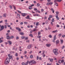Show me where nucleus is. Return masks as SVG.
<instances>
[{
  "mask_svg": "<svg viewBox=\"0 0 65 65\" xmlns=\"http://www.w3.org/2000/svg\"><path fill=\"white\" fill-rule=\"evenodd\" d=\"M18 31H20V32H21V29H20V28H19V29H18Z\"/></svg>",
  "mask_w": 65,
  "mask_h": 65,
  "instance_id": "052dcab7",
  "label": "nucleus"
},
{
  "mask_svg": "<svg viewBox=\"0 0 65 65\" xmlns=\"http://www.w3.org/2000/svg\"><path fill=\"white\" fill-rule=\"evenodd\" d=\"M62 35V34H59L58 35V36H59V37H61V36Z\"/></svg>",
  "mask_w": 65,
  "mask_h": 65,
  "instance_id": "a18cd8bd",
  "label": "nucleus"
},
{
  "mask_svg": "<svg viewBox=\"0 0 65 65\" xmlns=\"http://www.w3.org/2000/svg\"><path fill=\"white\" fill-rule=\"evenodd\" d=\"M46 46L47 47H50L51 46V45L50 44H46Z\"/></svg>",
  "mask_w": 65,
  "mask_h": 65,
  "instance_id": "1a4fd4ad",
  "label": "nucleus"
},
{
  "mask_svg": "<svg viewBox=\"0 0 65 65\" xmlns=\"http://www.w3.org/2000/svg\"><path fill=\"white\" fill-rule=\"evenodd\" d=\"M9 62H10V59L9 58L7 57L5 60L4 64L5 65H7L9 64Z\"/></svg>",
  "mask_w": 65,
  "mask_h": 65,
  "instance_id": "f257e3e1",
  "label": "nucleus"
},
{
  "mask_svg": "<svg viewBox=\"0 0 65 65\" xmlns=\"http://www.w3.org/2000/svg\"><path fill=\"white\" fill-rule=\"evenodd\" d=\"M34 17H37V13L33 15Z\"/></svg>",
  "mask_w": 65,
  "mask_h": 65,
  "instance_id": "2f4dec72",
  "label": "nucleus"
},
{
  "mask_svg": "<svg viewBox=\"0 0 65 65\" xmlns=\"http://www.w3.org/2000/svg\"><path fill=\"white\" fill-rule=\"evenodd\" d=\"M45 23L46 24H47L48 23V20H46L45 22Z\"/></svg>",
  "mask_w": 65,
  "mask_h": 65,
  "instance_id": "cd10ccee",
  "label": "nucleus"
},
{
  "mask_svg": "<svg viewBox=\"0 0 65 65\" xmlns=\"http://www.w3.org/2000/svg\"><path fill=\"white\" fill-rule=\"evenodd\" d=\"M3 17L4 18H6V14H4L3 15Z\"/></svg>",
  "mask_w": 65,
  "mask_h": 65,
  "instance_id": "2eb2a0df",
  "label": "nucleus"
},
{
  "mask_svg": "<svg viewBox=\"0 0 65 65\" xmlns=\"http://www.w3.org/2000/svg\"><path fill=\"white\" fill-rule=\"evenodd\" d=\"M58 32V30H54L52 32V33H56Z\"/></svg>",
  "mask_w": 65,
  "mask_h": 65,
  "instance_id": "9b49d317",
  "label": "nucleus"
},
{
  "mask_svg": "<svg viewBox=\"0 0 65 65\" xmlns=\"http://www.w3.org/2000/svg\"><path fill=\"white\" fill-rule=\"evenodd\" d=\"M29 15H28L27 17H25V18L27 19H29V20H31V18L29 17Z\"/></svg>",
  "mask_w": 65,
  "mask_h": 65,
  "instance_id": "0eeeda50",
  "label": "nucleus"
},
{
  "mask_svg": "<svg viewBox=\"0 0 65 65\" xmlns=\"http://www.w3.org/2000/svg\"><path fill=\"white\" fill-rule=\"evenodd\" d=\"M18 11L19 12V13H21V12L19 10H18Z\"/></svg>",
  "mask_w": 65,
  "mask_h": 65,
  "instance_id": "0e129e2a",
  "label": "nucleus"
},
{
  "mask_svg": "<svg viewBox=\"0 0 65 65\" xmlns=\"http://www.w3.org/2000/svg\"><path fill=\"white\" fill-rule=\"evenodd\" d=\"M56 13L57 15H58V14H59V12H58V11H56Z\"/></svg>",
  "mask_w": 65,
  "mask_h": 65,
  "instance_id": "603ef678",
  "label": "nucleus"
},
{
  "mask_svg": "<svg viewBox=\"0 0 65 65\" xmlns=\"http://www.w3.org/2000/svg\"><path fill=\"white\" fill-rule=\"evenodd\" d=\"M3 17V16L2 15H0V18L1 19L2 18V17Z\"/></svg>",
  "mask_w": 65,
  "mask_h": 65,
  "instance_id": "bf43d9fd",
  "label": "nucleus"
},
{
  "mask_svg": "<svg viewBox=\"0 0 65 65\" xmlns=\"http://www.w3.org/2000/svg\"><path fill=\"white\" fill-rule=\"evenodd\" d=\"M62 37H63L64 38V37H65V35H62Z\"/></svg>",
  "mask_w": 65,
  "mask_h": 65,
  "instance_id": "09e8293b",
  "label": "nucleus"
},
{
  "mask_svg": "<svg viewBox=\"0 0 65 65\" xmlns=\"http://www.w3.org/2000/svg\"><path fill=\"white\" fill-rule=\"evenodd\" d=\"M15 56L16 57H18V53H16V54L15 55Z\"/></svg>",
  "mask_w": 65,
  "mask_h": 65,
  "instance_id": "72a5a7b5",
  "label": "nucleus"
},
{
  "mask_svg": "<svg viewBox=\"0 0 65 65\" xmlns=\"http://www.w3.org/2000/svg\"><path fill=\"white\" fill-rule=\"evenodd\" d=\"M58 63H59V64H61V63H62L61 62V60H59L58 61Z\"/></svg>",
  "mask_w": 65,
  "mask_h": 65,
  "instance_id": "bb28decb",
  "label": "nucleus"
},
{
  "mask_svg": "<svg viewBox=\"0 0 65 65\" xmlns=\"http://www.w3.org/2000/svg\"><path fill=\"white\" fill-rule=\"evenodd\" d=\"M21 14L22 16H23V17H25V16L26 15V14H27V13H21Z\"/></svg>",
  "mask_w": 65,
  "mask_h": 65,
  "instance_id": "7ed1b4c3",
  "label": "nucleus"
},
{
  "mask_svg": "<svg viewBox=\"0 0 65 65\" xmlns=\"http://www.w3.org/2000/svg\"><path fill=\"white\" fill-rule=\"evenodd\" d=\"M9 7L10 9H12V7L11 6H10Z\"/></svg>",
  "mask_w": 65,
  "mask_h": 65,
  "instance_id": "79ce46f5",
  "label": "nucleus"
},
{
  "mask_svg": "<svg viewBox=\"0 0 65 65\" xmlns=\"http://www.w3.org/2000/svg\"><path fill=\"white\" fill-rule=\"evenodd\" d=\"M33 57V55H31L30 56V58H32Z\"/></svg>",
  "mask_w": 65,
  "mask_h": 65,
  "instance_id": "c756f323",
  "label": "nucleus"
},
{
  "mask_svg": "<svg viewBox=\"0 0 65 65\" xmlns=\"http://www.w3.org/2000/svg\"><path fill=\"white\" fill-rule=\"evenodd\" d=\"M56 19L58 20H59V18L58 17V15H57L56 16Z\"/></svg>",
  "mask_w": 65,
  "mask_h": 65,
  "instance_id": "4468645a",
  "label": "nucleus"
},
{
  "mask_svg": "<svg viewBox=\"0 0 65 65\" xmlns=\"http://www.w3.org/2000/svg\"><path fill=\"white\" fill-rule=\"evenodd\" d=\"M54 21H55V20H54V18L52 19V22H54Z\"/></svg>",
  "mask_w": 65,
  "mask_h": 65,
  "instance_id": "c85d7f7f",
  "label": "nucleus"
},
{
  "mask_svg": "<svg viewBox=\"0 0 65 65\" xmlns=\"http://www.w3.org/2000/svg\"><path fill=\"white\" fill-rule=\"evenodd\" d=\"M34 10H37V9L36 8H35L34 9Z\"/></svg>",
  "mask_w": 65,
  "mask_h": 65,
  "instance_id": "e433bc0d",
  "label": "nucleus"
},
{
  "mask_svg": "<svg viewBox=\"0 0 65 65\" xmlns=\"http://www.w3.org/2000/svg\"><path fill=\"white\" fill-rule=\"evenodd\" d=\"M36 29H33L32 31H36Z\"/></svg>",
  "mask_w": 65,
  "mask_h": 65,
  "instance_id": "8fccbe9b",
  "label": "nucleus"
},
{
  "mask_svg": "<svg viewBox=\"0 0 65 65\" xmlns=\"http://www.w3.org/2000/svg\"><path fill=\"white\" fill-rule=\"evenodd\" d=\"M59 42V41L58 40H57L56 41V44H58Z\"/></svg>",
  "mask_w": 65,
  "mask_h": 65,
  "instance_id": "ddd939ff",
  "label": "nucleus"
},
{
  "mask_svg": "<svg viewBox=\"0 0 65 65\" xmlns=\"http://www.w3.org/2000/svg\"><path fill=\"white\" fill-rule=\"evenodd\" d=\"M8 57H9V59H11L12 58V56L11 55V56H10V54H9L8 55Z\"/></svg>",
  "mask_w": 65,
  "mask_h": 65,
  "instance_id": "6e6552de",
  "label": "nucleus"
},
{
  "mask_svg": "<svg viewBox=\"0 0 65 65\" xmlns=\"http://www.w3.org/2000/svg\"><path fill=\"white\" fill-rule=\"evenodd\" d=\"M31 46H32V45H29L27 46V48L28 49H30V48H31Z\"/></svg>",
  "mask_w": 65,
  "mask_h": 65,
  "instance_id": "423d86ee",
  "label": "nucleus"
},
{
  "mask_svg": "<svg viewBox=\"0 0 65 65\" xmlns=\"http://www.w3.org/2000/svg\"><path fill=\"white\" fill-rule=\"evenodd\" d=\"M19 34H20V35H24L25 34L24 33L21 32H20L19 33Z\"/></svg>",
  "mask_w": 65,
  "mask_h": 65,
  "instance_id": "9d476101",
  "label": "nucleus"
},
{
  "mask_svg": "<svg viewBox=\"0 0 65 65\" xmlns=\"http://www.w3.org/2000/svg\"><path fill=\"white\" fill-rule=\"evenodd\" d=\"M56 27H57V28H58V27H60V26L58 25H56Z\"/></svg>",
  "mask_w": 65,
  "mask_h": 65,
  "instance_id": "864d4df0",
  "label": "nucleus"
},
{
  "mask_svg": "<svg viewBox=\"0 0 65 65\" xmlns=\"http://www.w3.org/2000/svg\"><path fill=\"white\" fill-rule=\"evenodd\" d=\"M32 31H33V30H31L30 31V34H31L32 33Z\"/></svg>",
  "mask_w": 65,
  "mask_h": 65,
  "instance_id": "680f3d73",
  "label": "nucleus"
},
{
  "mask_svg": "<svg viewBox=\"0 0 65 65\" xmlns=\"http://www.w3.org/2000/svg\"><path fill=\"white\" fill-rule=\"evenodd\" d=\"M60 41H61V42H60L61 44H63V40H60Z\"/></svg>",
  "mask_w": 65,
  "mask_h": 65,
  "instance_id": "f3484780",
  "label": "nucleus"
},
{
  "mask_svg": "<svg viewBox=\"0 0 65 65\" xmlns=\"http://www.w3.org/2000/svg\"><path fill=\"white\" fill-rule=\"evenodd\" d=\"M28 62H29V61H28L27 62H26L25 64V65H27L28 64Z\"/></svg>",
  "mask_w": 65,
  "mask_h": 65,
  "instance_id": "a878e982",
  "label": "nucleus"
},
{
  "mask_svg": "<svg viewBox=\"0 0 65 65\" xmlns=\"http://www.w3.org/2000/svg\"><path fill=\"white\" fill-rule=\"evenodd\" d=\"M51 24L52 26H53V25H54V24H53V22H51Z\"/></svg>",
  "mask_w": 65,
  "mask_h": 65,
  "instance_id": "6e6d98bb",
  "label": "nucleus"
},
{
  "mask_svg": "<svg viewBox=\"0 0 65 65\" xmlns=\"http://www.w3.org/2000/svg\"><path fill=\"white\" fill-rule=\"evenodd\" d=\"M53 17V16H52V15H50L49 16V18H52Z\"/></svg>",
  "mask_w": 65,
  "mask_h": 65,
  "instance_id": "c03bdc74",
  "label": "nucleus"
},
{
  "mask_svg": "<svg viewBox=\"0 0 65 65\" xmlns=\"http://www.w3.org/2000/svg\"><path fill=\"white\" fill-rule=\"evenodd\" d=\"M32 63L33 64H35L36 62L34 60H32Z\"/></svg>",
  "mask_w": 65,
  "mask_h": 65,
  "instance_id": "6ab92c4d",
  "label": "nucleus"
},
{
  "mask_svg": "<svg viewBox=\"0 0 65 65\" xmlns=\"http://www.w3.org/2000/svg\"><path fill=\"white\" fill-rule=\"evenodd\" d=\"M41 36H37V38H39V39H40V38H41Z\"/></svg>",
  "mask_w": 65,
  "mask_h": 65,
  "instance_id": "aec40b11",
  "label": "nucleus"
},
{
  "mask_svg": "<svg viewBox=\"0 0 65 65\" xmlns=\"http://www.w3.org/2000/svg\"><path fill=\"white\" fill-rule=\"evenodd\" d=\"M48 59L50 60V62H53V59L51 58H48Z\"/></svg>",
  "mask_w": 65,
  "mask_h": 65,
  "instance_id": "f8f14e48",
  "label": "nucleus"
},
{
  "mask_svg": "<svg viewBox=\"0 0 65 65\" xmlns=\"http://www.w3.org/2000/svg\"><path fill=\"white\" fill-rule=\"evenodd\" d=\"M55 5H56V6H58V4L57 3H55Z\"/></svg>",
  "mask_w": 65,
  "mask_h": 65,
  "instance_id": "5fc2aeb1",
  "label": "nucleus"
},
{
  "mask_svg": "<svg viewBox=\"0 0 65 65\" xmlns=\"http://www.w3.org/2000/svg\"><path fill=\"white\" fill-rule=\"evenodd\" d=\"M8 42L9 43V45H11V44L12 43H11V42L10 41H9Z\"/></svg>",
  "mask_w": 65,
  "mask_h": 65,
  "instance_id": "dca6fc26",
  "label": "nucleus"
},
{
  "mask_svg": "<svg viewBox=\"0 0 65 65\" xmlns=\"http://www.w3.org/2000/svg\"><path fill=\"white\" fill-rule=\"evenodd\" d=\"M9 38H10V37L9 36H7V39H9Z\"/></svg>",
  "mask_w": 65,
  "mask_h": 65,
  "instance_id": "5701e85b",
  "label": "nucleus"
},
{
  "mask_svg": "<svg viewBox=\"0 0 65 65\" xmlns=\"http://www.w3.org/2000/svg\"><path fill=\"white\" fill-rule=\"evenodd\" d=\"M25 37H24V36H22V37H21V38L22 39H24V38H25Z\"/></svg>",
  "mask_w": 65,
  "mask_h": 65,
  "instance_id": "de8ad7c7",
  "label": "nucleus"
},
{
  "mask_svg": "<svg viewBox=\"0 0 65 65\" xmlns=\"http://www.w3.org/2000/svg\"><path fill=\"white\" fill-rule=\"evenodd\" d=\"M37 11H36V12H38L39 13H40V11H39V10H37Z\"/></svg>",
  "mask_w": 65,
  "mask_h": 65,
  "instance_id": "7c9ffc66",
  "label": "nucleus"
},
{
  "mask_svg": "<svg viewBox=\"0 0 65 65\" xmlns=\"http://www.w3.org/2000/svg\"><path fill=\"white\" fill-rule=\"evenodd\" d=\"M32 60L31 61L29 62V63L30 64V63H32Z\"/></svg>",
  "mask_w": 65,
  "mask_h": 65,
  "instance_id": "338daca9",
  "label": "nucleus"
},
{
  "mask_svg": "<svg viewBox=\"0 0 65 65\" xmlns=\"http://www.w3.org/2000/svg\"><path fill=\"white\" fill-rule=\"evenodd\" d=\"M13 6V8H14V10H15V9H16V8H15V7L14 6Z\"/></svg>",
  "mask_w": 65,
  "mask_h": 65,
  "instance_id": "ea45409f",
  "label": "nucleus"
},
{
  "mask_svg": "<svg viewBox=\"0 0 65 65\" xmlns=\"http://www.w3.org/2000/svg\"><path fill=\"white\" fill-rule=\"evenodd\" d=\"M50 38H52V36H51V35H50L48 36Z\"/></svg>",
  "mask_w": 65,
  "mask_h": 65,
  "instance_id": "4c0bfd02",
  "label": "nucleus"
},
{
  "mask_svg": "<svg viewBox=\"0 0 65 65\" xmlns=\"http://www.w3.org/2000/svg\"><path fill=\"white\" fill-rule=\"evenodd\" d=\"M38 35H40V34H41L40 32L39 31L38 32Z\"/></svg>",
  "mask_w": 65,
  "mask_h": 65,
  "instance_id": "c9c22d12",
  "label": "nucleus"
},
{
  "mask_svg": "<svg viewBox=\"0 0 65 65\" xmlns=\"http://www.w3.org/2000/svg\"><path fill=\"white\" fill-rule=\"evenodd\" d=\"M65 47V46H63L62 47H61V48L62 50L63 49H64V48Z\"/></svg>",
  "mask_w": 65,
  "mask_h": 65,
  "instance_id": "f704fd0d",
  "label": "nucleus"
},
{
  "mask_svg": "<svg viewBox=\"0 0 65 65\" xmlns=\"http://www.w3.org/2000/svg\"><path fill=\"white\" fill-rule=\"evenodd\" d=\"M4 27L5 29H6L7 28V26L6 25H5Z\"/></svg>",
  "mask_w": 65,
  "mask_h": 65,
  "instance_id": "3c124183",
  "label": "nucleus"
},
{
  "mask_svg": "<svg viewBox=\"0 0 65 65\" xmlns=\"http://www.w3.org/2000/svg\"><path fill=\"white\" fill-rule=\"evenodd\" d=\"M58 1V0H54V2H56Z\"/></svg>",
  "mask_w": 65,
  "mask_h": 65,
  "instance_id": "774afa93",
  "label": "nucleus"
},
{
  "mask_svg": "<svg viewBox=\"0 0 65 65\" xmlns=\"http://www.w3.org/2000/svg\"><path fill=\"white\" fill-rule=\"evenodd\" d=\"M36 26H38V25H39V22H37L36 23Z\"/></svg>",
  "mask_w": 65,
  "mask_h": 65,
  "instance_id": "4be33fe9",
  "label": "nucleus"
},
{
  "mask_svg": "<svg viewBox=\"0 0 65 65\" xmlns=\"http://www.w3.org/2000/svg\"><path fill=\"white\" fill-rule=\"evenodd\" d=\"M51 10L53 11L52 12L53 13H54V9H53V8H52L51 9Z\"/></svg>",
  "mask_w": 65,
  "mask_h": 65,
  "instance_id": "393cba45",
  "label": "nucleus"
},
{
  "mask_svg": "<svg viewBox=\"0 0 65 65\" xmlns=\"http://www.w3.org/2000/svg\"><path fill=\"white\" fill-rule=\"evenodd\" d=\"M20 28L19 27H16V30H19V29Z\"/></svg>",
  "mask_w": 65,
  "mask_h": 65,
  "instance_id": "37998d69",
  "label": "nucleus"
},
{
  "mask_svg": "<svg viewBox=\"0 0 65 65\" xmlns=\"http://www.w3.org/2000/svg\"><path fill=\"white\" fill-rule=\"evenodd\" d=\"M1 38H0V43H2V42H3V40H1Z\"/></svg>",
  "mask_w": 65,
  "mask_h": 65,
  "instance_id": "a211bd4d",
  "label": "nucleus"
},
{
  "mask_svg": "<svg viewBox=\"0 0 65 65\" xmlns=\"http://www.w3.org/2000/svg\"><path fill=\"white\" fill-rule=\"evenodd\" d=\"M53 4V3L52 2H50V3H47V5H51Z\"/></svg>",
  "mask_w": 65,
  "mask_h": 65,
  "instance_id": "20e7f679",
  "label": "nucleus"
},
{
  "mask_svg": "<svg viewBox=\"0 0 65 65\" xmlns=\"http://www.w3.org/2000/svg\"><path fill=\"white\" fill-rule=\"evenodd\" d=\"M20 24L21 25H23V22H21L20 23Z\"/></svg>",
  "mask_w": 65,
  "mask_h": 65,
  "instance_id": "69168bd1",
  "label": "nucleus"
},
{
  "mask_svg": "<svg viewBox=\"0 0 65 65\" xmlns=\"http://www.w3.org/2000/svg\"><path fill=\"white\" fill-rule=\"evenodd\" d=\"M37 17H40V15L37 13Z\"/></svg>",
  "mask_w": 65,
  "mask_h": 65,
  "instance_id": "58836bf2",
  "label": "nucleus"
},
{
  "mask_svg": "<svg viewBox=\"0 0 65 65\" xmlns=\"http://www.w3.org/2000/svg\"><path fill=\"white\" fill-rule=\"evenodd\" d=\"M37 6H38V7L39 6H40V4H37Z\"/></svg>",
  "mask_w": 65,
  "mask_h": 65,
  "instance_id": "13d9d810",
  "label": "nucleus"
},
{
  "mask_svg": "<svg viewBox=\"0 0 65 65\" xmlns=\"http://www.w3.org/2000/svg\"><path fill=\"white\" fill-rule=\"evenodd\" d=\"M4 27L3 25H2L1 27V29H0V31H1L2 30L4 29Z\"/></svg>",
  "mask_w": 65,
  "mask_h": 65,
  "instance_id": "39448f33",
  "label": "nucleus"
},
{
  "mask_svg": "<svg viewBox=\"0 0 65 65\" xmlns=\"http://www.w3.org/2000/svg\"><path fill=\"white\" fill-rule=\"evenodd\" d=\"M12 39L13 38V36H12L10 37Z\"/></svg>",
  "mask_w": 65,
  "mask_h": 65,
  "instance_id": "4d7b16f0",
  "label": "nucleus"
},
{
  "mask_svg": "<svg viewBox=\"0 0 65 65\" xmlns=\"http://www.w3.org/2000/svg\"><path fill=\"white\" fill-rule=\"evenodd\" d=\"M52 64L51 63L49 64L48 63L47 64V65H52Z\"/></svg>",
  "mask_w": 65,
  "mask_h": 65,
  "instance_id": "49530a36",
  "label": "nucleus"
},
{
  "mask_svg": "<svg viewBox=\"0 0 65 65\" xmlns=\"http://www.w3.org/2000/svg\"><path fill=\"white\" fill-rule=\"evenodd\" d=\"M58 49H55L53 50V52L55 55H58L59 53L58 52Z\"/></svg>",
  "mask_w": 65,
  "mask_h": 65,
  "instance_id": "f03ea898",
  "label": "nucleus"
},
{
  "mask_svg": "<svg viewBox=\"0 0 65 65\" xmlns=\"http://www.w3.org/2000/svg\"><path fill=\"white\" fill-rule=\"evenodd\" d=\"M17 15L19 17H20V14L17 13Z\"/></svg>",
  "mask_w": 65,
  "mask_h": 65,
  "instance_id": "a19ab883",
  "label": "nucleus"
},
{
  "mask_svg": "<svg viewBox=\"0 0 65 65\" xmlns=\"http://www.w3.org/2000/svg\"><path fill=\"white\" fill-rule=\"evenodd\" d=\"M56 36L55 35L54 36V40H56Z\"/></svg>",
  "mask_w": 65,
  "mask_h": 65,
  "instance_id": "412c9836",
  "label": "nucleus"
},
{
  "mask_svg": "<svg viewBox=\"0 0 65 65\" xmlns=\"http://www.w3.org/2000/svg\"><path fill=\"white\" fill-rule=\"evenodd\" d=\"M37 60H38V59H39V56H37Z\"/></svg>",
  "mask_w": 65,
  "mask_h": 65,
  "instance_id": "473e14b6",
  "label": "nucleus"
},
{
  "mask_svg": "<svg viewBox=\"0 0 65 65\" xmlns=\"http://www.w3.org/2000/svg\"><path fill=\"white\" fill-rule=\"evenodd\" d=\"M61 63H63V62H64V60H61Z\"/></svg>",
  "mask_w": 65,
  "mask_h": 65,
  "instance_id": "e2e57ef3",
  "label": "nucleus"
},
{
  "mask_svg": "<svg viewBox=\"0 0 65 65\" xmlns=\"http://www.w3.org/2000/svg\"><path fill=\"white\" fill-rule=\"evenodd\" d=\"M29 36H30V37H33V35L32 34H30L29 35Z\"/></svg>",
  "mask_w": 65,
  "mask_h": 65,
  "instance_id": "b1692460",
  "label": "nucleus"
}]
</instances>
